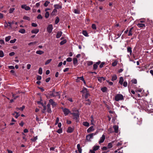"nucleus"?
I'll use <instances>...</instances> for the list:
<instances>
[{"mask_svg": "<svg viewBox=\"0 0 153 153\" xmlns=\"http://www.w3.org/2000/svg\"><path fill=\"white\" fill-rule=\"evenodd\" d=\"M73 112L72 113H71L74 117V119L77 120L79 117V114L78 110L75 109L74 110H72Z\"/></svg>", "mask_w": 153, "mask_h": 153, "instance_id": "nucleus-1", "label": "nucleus"}, {"mask_svg": "<svg viewBox=\"0 0 153 153\" xmlns=\"http://www.w3.org/2000/svg\"><path fill=\"white\" fill-rule=\"evenodd\" d=\"M48 95L49 96V97H50L56 96H58L59 98H60V96L59 92H55L54 90L52 92H50V93L48 94Z\"/></svg>", "mask_w": 153, "mask_h": 153, "instance_id": "nucleus-2", "label": "nucleus"}, {"mask_svg": "<svg viewBox=\"0 0 153 153\" xmlns=\"http://www.w3.org/2000/svg\"><path fill=\"white\" fill-rule=\"evenodd\" d=\"M124 99L123 96L121 94H117L114 97V100L116 101L122 100Z\"/></svg>", "mask_w": 153, "mask_h": 153, "instance_id": "nucleus-3", "label": "nucleus"}, {"mask_svg": "<svg viewBox=\"0 0 153 153\" xmlns=\"http://www.w3.org/2000/svg\"><path fill=\"white\" fill-rule=\"evenodd\" d=\"M96 133H92L87 135L86 137L87 140L89 142H91V139L93 138V136L96 134Z\"/></svg>", "mask_w": 153, "mask_h": 153, "instance_id": "nucleus-4", "label": "nucleus"}, {"mask_svg": "<svg viewBox=\"0 0 153 153\" xmlns=\"http://www.w3.org/2000/svg\"><path fill=\"white\" fill-rule=\"evenodd\" d=\"M134 122L137 125H140L142 122V119L141 118H136L134 117L133 120Z\"/></svg>", "mask_w": 153, "mask_h": 153, "instance_id": "nucleus-5", "label": "nucleus"}, {"mask_svg": "<svg viewBox=\"0 0 153 153\" xmlns=\"http://www.w3.org/2000/svg\"><path fill=\"white\" fill-rule=\"evenodd\" d=\"M62 109L63 112L65 115L66 116H67L69 113L71 114V112L69 110L66 108H62Z\"/></svg>", "mask_w": 153, "mask_h": 153, "instance_id": "nucleus-6", "label": "nucleus"}, {"mask_svg": "<svg viewBox=\"0 0 153 153\" xmlns=\"http://www.w3.org/2000/svg\"><path fill=\"white\" fill-rule=\"evenodd\" d=\"M53 29V26L52 25H49L47 28V30L49 33H51Z\"/></svg>", "mask_w": 153, "mask_h": 153, "instance_id": "nucleus-7", "label": "nucleus"}, {"mask_svg": "<svg viewBox=\"0 0 153 153\" xmlns=\"http://www.w3.org/2000/svg\"><path fill=\"white\" fill-rule=\"evenodd\" d=\"M101 63V61H99L94 63L93 65V69L94 70H96L98 68V65Z\"/></svg>", "mask_w": 153, "mask_h": 153, "instance_id": "nucleus-8", "label": "nucleus"}, {"mask_svg": "<svg viewBox=\"0 0 153 153\" xmlns=\"http://www.w3.org/2000/svg\"><path fill=\"white\" fill-rule=\"evenodd\" d=\"M105 139V136L104 134H103L102 136L100 138V139L99 141V143L100 144H101L103 143Z\"/></svg>", "mask_w": 153, "mask_h": 153, "instance_id": "nucleus-9", "label": "nucleus"}, {"mask_svg": "<svg viewBox=\"0 0 153 153\" xmlns=\"http://www.w3.org/2000/svg\"><path fill=\"white\" fill-rule=\"evenodd\" d=\"M21 7L22 9H24L26 10H30V8L26 5H22L21 6Z\"/></svg>", "mask_w": 153, "mask_h": 153, "instance_id": "nucleus-10", "label": "nucleus"}, {"mask_svg": "<svg viewBox=\"0 0 153 153\" xmlns=\"http://www.w3.org/2000/svg\"><path fill=\"white\" fill-rule=\"evenodd\" d=\"M94 128L93 126L90 127L87 130V132L88 133L93 131H94Z\"/></svg>", "mask_w": 153, "mask_h": 153, "instance_id": "nucleus-11", "label": "nucleus"}, {"mask_svg": "<svg viewBox=\"0 0 153 153\" xmlns=\"http://www.w3.org/2000/svg\"><path fill=\"white\" fill-rule=\"evenodd\" d=\"M12 115L13 116H14V117L16 118H17L19 116L20 114L19 113L17 112H14V113H13L12 114Z\"/></svg>", "mask_w": 153, "mask_h": 153, "instance_id": "nucleus-12", "label": "nucleus"}, {"mask_svg": "<svg viewBox=\"0 0 153 153\" xmlns=\"http://www.w3.org/2000/svg\"><path fill=\"white\" fill-rule=\"evenodd\" d=\"M47 111L48 113H51V110L50 108V105L49 104H48L47 105Z\"/></svg>", "mask_w": 153, "mask_h": 153, "instance_id": "nucleus-13", "label": "nucleus"}, {"mask_svg": "<svg viewBox=\"0 0 153 153\" xmlns=\"http://www.w3.org/2000/svg\"><path fill=\"white\" fill-rule=\"evenodd\" d=\"M113 128L115 132L116 133H117L118 132V126L115 125L113 126Z\"/></svg>", "mask_w": 153, "mask_h": 153, "instance_id": "nucleus-14", "label": "nucleus"}, {"mask_svg": "<svg viewBox=\"0 0 153 153\" xmlns=\"http://www.w3.org/2000/svg\"><path fill=\"white\" fill-rule=\"evenodd\" d=\"M77 147L78 149V150L79 153H81L82 152V149L80 145V144H78L77 145Z\"/></svg>", "mask_w": 153, "mask_h": 153, "instance_id": "nucleus-15", "label": "nucleus"}, {"mask_svg": "<svg viewBox=\"0 0 153 153\" xmlns=\"http://www.w3.org/2000/svg\"><path fill=\"white\" fill-rule=\"evenodd\" d=\"M49 102L50 103V104H51L53 106H54L56 105V104L55 102H54L53 100L51 99L49 100Z\"/></svg>", "mask_w": 153, "mask_h": 153, "instance_id": "nucleus-16", "label": "nucleus"}, {"mask_svg": "<svg viewBox=\"0 0 153 153\" xmlns=\"http://www.w3.org/2000/svg\"><path fill=\"white\" fill-rule=\"evenodd\" d=\"M123 81H124V79H123V77L122 76L120 77V78L119 83H120V85H123Z\"/></svg>", "mask_w": 153, "mask_h": 153, "instance_id": "nucleus-17", "label": "nucleus"}, {"mask_svg": "<svg viewBox=\"0 0 153 153\" xmlns=\"http://www.w3.org/2000/svg\"><path fill=\"white\" fill-rule=\"evenodd\" d=\"M137 26L139 28H143L145 26V25L142 23H138L137 25Z\"/></svg>", "mask_w": 153, "mask_h": 153, "instance_id": "nucleus-18", "label": "nucleus"}, {"mask_svg": "<svg viewBox=\"0 0 153 153\" xmlns=\"http://www.w3.org/2000/svg\"><path fill=\"white\" fill-rule=\"evenodd\" d=\"M74 130V129L73 128L71 127H69L68 128L67 131L68 133H71Z\"/></svg>", "mask_w": 153, "mask_h": 153, "instance_id": "nucleus-19", "label": "nucleus"}, {"mask_svg": "<svg viewBox=\"0 0 153 153\" xmlns=\"http://www.w3.org/2000/svg\"><path fill=\"white\" fill-rule=\"evenodd\" d=\"M62 32L61 31H59L57 33L56 36V37L57 38H59L62 36Z\"/></svg>", "mask_w": 153, "mask_h": 153, "instance_id": "nucleus-20", "label": "nucleus"}, {"mask_svg": "<svg viewBox=\"0 0 153 153\" xmlns=\"http://www.w3.org/2000/svg\"><path fill=\"white\" fill-rule=\"evenodd\" d=\"M39 29H36L32 30L31 31V33H32L36 34L38 33V32H39Z\"/></svg>", "mask_w": 153, "mask_h": 153, "instance_id": "nucleus-21", "label": "nucleus"}, {"mask_svg": "<svg viewBox=\"0 0 153 153\" xmlns=\"http://www.w3.org/2000/svg\"><path fill=\"white\" fill-rule=\"evenodd\" d=\"M105 80V78L103 77H98V80L100 82H101L102 81H104Z\"/></svg>", "mask_w": 153, "mask_h": 153, "instance_id": "nucleus-22", "label": "nucleus"}, {"mask_svg": "<svg viewBox=\"0 0 153 153\" xmlns=\"http://www.w3.org/2000/svg\"><path fill=\"white\" fill-rule=\"evenodd\" d=\"M55 8L56 9H61L62 8V7L61 5L58 4H55L54 5Z\"/></svg>", "mask_w": 153, "mask_h": 153, "instance_id": "nucleus-23", "label": "nucleus"}, {"mask_svg": "<svg viewBox=\"0 0 153 153\" xmlns=\"http://www.w3.org/2000/svg\"><path fill=\"white\" fill-rule=\"evenodd\" d=\"M127 51L128 53H130V56H131L132 49L130 47H128L127 48Z\"/></svg>", "mask_w": 153, "mask_h": 153, "instance_id": "nucleus-24", "label": "nucleus"}, {"mask_svg": "<svg viewBox=\"0 0 153 153\" xmlns=\"http://www.w3.org/2000/svg\"><path fill=\"white\" fill-rule=\"evenodd\" d=\"M81 92L84 94H86L88 92L87 89L85 88H84Z\"/></svg>", "mask_w": 153, "mask_h": 153, "instance_id": "nucleus-25", "label": "nucleus"}, {"mask_svg": "<svg viewBox=\"0 0 153 153\" xmlns=\"http://www.w3.org/2000/svg\"><path fill=\"white\" fill-rule=\"evenodd\" d=\"M12 25V23L11 22H8V23H7V22H5L4 27H7L8 26H9L11 27V25Z\"/></svg>", "mask_w": 153, "mask_h": 153, "instance_id": "nucleus-26", "label": "nucleus"}, {"mask_svg": "<svg viewBox=\"0 0 153 153\" xmlns=\"http://www.w3.org/2000/svg\"><path fill=\"white\" fill-rule=\"evenodd\" d=\"M118 63V61L116 60H115L112 63V65L113 67L116 66Z\"/></svg>", "mask_w": 153, "mask_h": 153, "instance_id": "nucleus-27", "label": "nucleus"}, {"mask_svg": "<svg viewBox=\"0 0 153 153\" xmlns=\"http://www.w3.org/2000/svg\"><path fill=\"white\" fill-rule=\"evenodd\" d=\"M83 125L85 126L88 127L89 126V123L87 122H83L82 123Z\"/></svg>", "mask_w": 153, "mask_h": 153, "instance_id": "nucleus-28", "label": "nucleus"}, {"mask_svg": "<svg viewBox=\"0 0 153 153\" xmlns=\"http://www.w3.org/2000/svg\"><path fill=\"white\" fill-rule=\"evenodd\" d=\"M73 64L74 65H76L77 64L78 60L76 58H73Z\"/></svg>", "mask_w": 153, "mask_h": 153, "instance_id": "nucleus-29", "label": "nucleus"}, {"mask_svg": "<svg viewBox=\"0 0 153 153\" xmlns=\"http://www.w3.org/2000/svg\"><path fill=\"white\" fill-rule=\"evenodd\" d=\"M101 90L102 92H105L107 91V88L105 87H104L101 88Z\"/></svg>", "mask_w": 153, "mask_h": 153, "instance_id": "nucleus-30", "label": "nucleus"}, {"mask_svg": "<svg viewBox=\"0 0 153 153\" xmlns=\"http://www.w3.org/2000/svg\"><path fill=\"white\" fill-rule=\"evenodd\" d=\"M100 146H94L93 148V149H94L95 151L98 150Z\"/></svg>", "mask_w": 153, "mask_h": 153, "instance_id": "nucleus-31", "label": "nucleus"}, {"mask_svg": "<svg viewBox=\"0 0 153 153\" xmlns=\"http://www.w3.org/2000/svg\"><path fill=\"white\" fill-rule=\"evenodd\" d=\"M25 107L24 105H23L22 107L19 108H16V110L18 111V110H20L22 111L23 109L25 108Z\"/></svg>", "mask_w": 153, "mask_h": 153, "instance_id": "nucleus-32", "label": "nucleus"}, {"mask_svg": "<svg viewBox=\"0 0 153 153\" xmlns=\"http://www.w3.org/2000/svg\"><path fill=\"white\" fill-rule=\"evenodd\" d=\"M117 79V77L115 75H113L112 77L111 80L112 81H114L116 80Z\"/></svg>", "mask_w": 153, "mask_h": 153, "instance_id": "nucleus-33", "label": "nucleus"}, {"mask_svg": "<svg viewBox=\"0 0 153 153\" xmlns=\"http://www.w3.org/2000/svg\"><path fill=\"white\" fill-rule=\"evenodd\" d=\"M36 53L39 54V55H41L42 54H43L44 53V51H41V50H39L37 51L36 52Z\"/></svg>", "mask_w": 153, "mask_h": 153, "instance_id": "nucleus-34", "label": "nucleus"}, {"mask_svg": "<svg viewBox=\"0 0 153 153\" xmlns=\"http://www.w3.org/2000/svg\"><path fill=\"white\" fill-rule=\"evenodd\" d=\"M47 106L46 107L45 106H43V108L42 111L43 113H45L46 112L47 110Z\"/></svg>", "mask_w": 153, "mask_h": 153, "instance_id": "nucleus-35", "label": "nucleus"}, {"mask_svg": "<svg viewBox=\"0 0 153 153\" xmlns=\"http://www.w3.org/2000/svg\"><path fill=\"white\" fill-rule=\"evenodd\" d=\"M19 32L23 34L25 33V30L24 29H21L19 30Z\"/></svg>", "mask_w": 153, "mask_h": 153, "instance_id": "nucleus-36", "label": "nucleus"}, {"mask_svg": "<svg viewBox=\"0 0 153 153\" xmlns=\"http://www.w3.org/2000/svg\"><path fill=\"white\" fill-rule=\"evenodd\" d=\"M57 10L55 8L53 10V11H52L51 14L52 15H55L56 14V13H57Z\"/></svg>", "mask_w": 153, "mask_h": 153, "instance_id": "nucleus-37", "label": "nucleus"}, {"mask_svg": "<svg viewBox=\"0 0 153 153\" xmlns=\"http://www.w3.org/2000/svg\"><path fill=\"white\" fill-rule=\"evenodd\" d=\"M131 82L132 83L136 84L137 83V80L136 79H133L131 80Z\"/></svg>", "mask_w": 153, "mask_h": 153, "instance_id": "nucleus-38", "label": "nucleus"}, {"mask_svg": "<svg viewBox=\"0 0 153 153\" xmlns=\"http://www.w3.org/2000/svg\"><path fill=\"white\" fill-rule=\"evenodd\" d=\"M133 28V27L131 28L130 30H129L128 36H131L132 35V30Z\"/></svg>", "mask_w": 153, "mask_h": 153, "instance_id": "nucleus-39", "label": "nucleus"}, {"mask_svg": "<svg viewBox=\"0 0 153 153\" xmlns=\"http://www.w3.org/2000/svg\"><path fill=\"white\" fill-rule=\"evenodd\" d=\"M113 145L111 143H108V145L107 146V148H108L110 149L112 147Z\"/></svg>", "mask_w": 153, "mask_h": 153, "instance_id": "nucleus-40", "label": "nucleus"}, {"mask_svg": "<svg viewBox=\"0 0 153 153\" xmlns=\"http://www.w3.org/2000/svg\"><path fill=\"white\" fill-rule=\"evenodd\" d=\"M91 125H94V118L92 116L91 117Z\"/></svg>", "mask_w": 153, "mask_h": 153, "instance_id": "nucleus-41", "label": "nucleus"}, {"mask_svg": "<svg viewBox=\"0 0 153 153\" xmlns=\"http://www.w3.org/2000/svg\"><path fill=\"white\" fill-rule=\"evenodd\" d=\"M59 19L58 17H56V19L55 21V24H57L59 22Z\"/></svg>", "mask_w": 153, "mask_h": 153, "instance_id": "nucleus-42", "label": "nucleus"}, {"mask_svg": "<svg viewBox=\"0 0 153 153\" xmlns=\"http://www.w3.org/2000/svg\"><path fill=\"white\" fill-rule=\"evenodd\" d=\"M11 37L10 36H8L6 37L5 39V41L6 42L8 41L10 39Z\"/></svg>", "mask_w": 153, "mask_h": 153, "instance_id": "nucleus-43", "label": "nucleus"}, {"mask_svg": "<svg viewBox=\"0 0 153 153\" xmlns=\"http://www.w3.org/2000/svg\"><path fill=\"white\" fill-rule=\"evenodd\" d=\"M93 64V62L92 61H88L87 62V64L88 66H90L92 65Z\"/></svg>", "mask_w": 153, "mask_h": 153, "instance_id": "nucleus-44", "label": "nucleus"}, {"mask_svg": "<svg viewBox=\"0 0 153 153\" xmlns=\"http://www.w3.org/2000/svg\"><path fill=\"white\" fill-rule=\"evenodd\" d=\"M99 65V67L100 68H102L104 65L105 64V62H102Z\"/></svg>", "mask_w": 153, "mask_h": 153, "instance_id": "nucleus-45", "label": "nucleus"}, {"mask_svg": "<svg viewBox=\"0 0 153 153\" xmlns=\"http://www.w3.org/2000/svg\"><path fill=\"white\" fill-rule=\"evenodd\" d=\"M49 16V13L48 12L46 11L45 15V17L46 18H48Z\"/></svg>", "mask_w": 153, "mask_h": 153, "instance_id": "nucleus-46", "label": "nucleus"}, {"mask_svg": "<svg viewBox=\"0 0 153 153\" xmlns=\"http://www.w3.org/2000/svg\"><path fill=\"white\" fill-rule=\"evenodd\" d=\"M15 10L14 8H10L9 10V13H13Z\"/></svg>", "mask_w": 153, "mask_h": 153, "instance_id": "nucleus-47", "label": "nucleus"}, {"mask_svg": "<svg viewBox=\"0 0 153 153\" xmlns=\"http://www.w3.org/2000/svg\"><path fill=\"white\" fill-rule=\"evenodd\" d=\"M51 61H52L51 59H48L45 62V65H47V64H48L51 62Z\"/></svg>", "mask_w": 153, "mask_h": 153, "instance_id": "nucleus-48", "label": "nucleus"}, {"mask_svg": "<svg viewBox=\"0 0 153 153\" xmlns=\"http://www.w3.org/2000/svg\"><path fill=\"white\" fill-rule=\"evenodd\" d=\"M38 73L39 74H42V70L41 68H40L39 70Z\"/></svg>", "mask_w": 153, "mask_h": 153, "instance_id": "nucleus-49", "label": "nucleus"}, {"mask_svg": "<svg viewBox=\"0 0 153 153\" xmlns=\"http://www.w3.org/2000/svg\"><path fill=\"white\" fill-rule=\"evenodd\" d=\"M49 3H50V2L48 1H46L45 2L44 4V5L45 7H46L48 5V4H49Z\"/></svg>", "mask_w": 153, "mask_h": 153, "instance_id": "nucleus-50", "label": "nucleus"}, {"mask_svg": "<svg viewBox=\"0 0 153 153\" xmlns=\"http://www.w3.org/2000/svg\"><path fill=\"white\" fill-rule=\"evenodd\" d=\"M91 27L94 30H95L97 29L96 25L95 24H92V25Z\"/></svg>", "mask_w": 153, "mask_h": 153, "instance_id": "nucleus-51", "label": "nucleus"}, {"mask_svg": "<svg viewBox=\"0 0 153 153\" xmlns=\"http://www.w3.org/2000/svg\"><path fill=\"white\" fill-rule=\"evenodd\" d=\"M4 56V54L3 51H0V57H2Z\"/></svg>", "mask_w": 153, "mask_h": 153, "instance_id": "nucleus-52", "label": "nucleus"}, {"mask_svg": "<svg viewBox=\"0 0 153 153\" xmlns=\"http://www.w3.org/2000/svg\"><path fill=\"white\" fill-rule=\"evenodd\" d=\"M80 78L81 79V80L83 82V83L84 84V85L86 86L87 85H86V83L85 81V80L84 79L83 77H80Z\"/></svg>", "mask_w": 153, "mask_h": 153, "instance_id": "nucleus-53", "label": "nucleus"}, {"mask_svg": "<svg viewBox=\"0 0 153 153\" xmlns=\"http://www.w3.org/2000/svg\"><path fill=\"white\" fill-rule=\"evenodd\" d=\"M83 77V76H80V77H77V79H76V82H80V80H81V79L80 78V77Z\"/></svg>", "mask_w": 153, "mask_h": 153, "instance_id": "nucleus-54", "label": "nucleus"}, {"mask_svg": "<svg viewBox=\"0 0 153 153\" xmlns=\"http://www.w3.org/2000/svg\"><path fill=\"white\" fill-rule=\"evenodd\" d=\"M23 19L25 20H30V18L27 16H24L23 17Z\"/></svg>", "mask_w": 153, "mask_h": 153, "instance_id": "nucleus-55", "label": "nucleus"}, {"mask_svg": "<svg viewBox=\"0 0 153 153\" xmlns=\"http://www.w3.org/2000/svg\"><path fill=\"white\" fill-rule=\"evenodd\" d=\"M62 132V130L61 128H59L56 131V132L59 134H61Z\"/></svg>", "mask_w": 153, "mask_h": 153, "instance_id": "nucleus-56", "label": "nucleus"}, {"mask_svg": "<svg viewBox=\"0 0 153 153\" xmlns=\"http://www.w3.org/2000/svg\"><path fill=\"white\" fill-rule=\"evenodd\" d=\"M16 41V39H14L13 40H11L10 41V43H14Z\"/></svg>", "mask_w": 153, "mask_h": 153, "instance_id": "nucleus-57", "label": "nucleus"}, {"mask_svg": "<svg viewBox=\"0 0 153 153\" xmlns=\"http://www.w3.org/2000/svg\"><path fill=\"white\" fill-rule=\"evenodd\" d=\"M123 84L124 87H126L128 85V83L126 81L124 82Z\"/></svg>", "mask_w": 153, "mask_h": 153, "instance_id": "nucleus-58", "label": "nucleus"}, {"mask_svg": "<svg viewBox=\"0 0 153 153\" xmlns=\"http://www.w3.org/2000/svg\"><path fill=\"white\" fill-rule=\"evenodd\" d=\"M82 33L85 36H88V34L86 31H83Z\"/></svg>", "mask_w": 153, "mask_h": 153, "instance_id": "nucleus-59", "label": "nucleus"}, {"mask_svg": "<svg viewBox=\"0 0 153 153\" xmlns=\"http://www.w3.org/2000/svg\"><path fill=\"white\" fill-rule=\"evenodd\" d=\"M37 136H36V137H34L33 139H31V140L33 141L34 142L37 139Z\"/></svg>", "mask_w": 153, "mask_h": 153, "instance_id": "nucleus-60", "label": "nucleus"}, {"mask_svg": "<svg viewBox=\"0 0 153 153\" xmlns=\"http://www.w3.org/2000/svg\"><path fill=\"white\" fill-rule=\"evenodd\" d=\"M66 42V40H64L60 42V44L61 45H63L64 44H65Z\"/></svg>", "mask_w": 153, "mask_h": 153, "instance_id": "nucleus-61", "label": "nucleus"}, {"mask_svg": "<svg viewBox=\"0 0 153 153\" xmlns=\"http://www.w3.org/2000/svg\"><path fill=\"white\" fill-rule=\"evenodd\" d=\"M72 59L71 57H68L66 59V61L68 62H71L72 61Z\"/></svg>", "mask_w": 153, "mask_h": 153, "instance_id": "nucleus-62", "label": "nucleus"}, {"mask_svg": "<svg viewBox=\"0 0 153 153\" xmlns=\"http://www.w3.org/2000/svg\"><path fill=\"white\" fill-rule=\"evenodd\" d=\"M59 121V117H57L56 118V123H55V125H56L58 123Z\"/></svg>", "mask_w": 153, "mask_h": 153, "instance_id": "nucleus-63", "label": "nucleus"}, {"mask_svg": "<svg viewBox=\"0 0 153 153\" xmlns=\"http://www.w3.org/2000/svg\"><path fill=\"white\" fill-rule=\"evenodd\" d=\"M87 102L86 103V105H90L91 103V102L89 100H87Z\"/></svg>", "mask_w": 153, "mask_h": 153, "instance_id": "nucleus-64", "label": "nucleus"}]
</instances>
